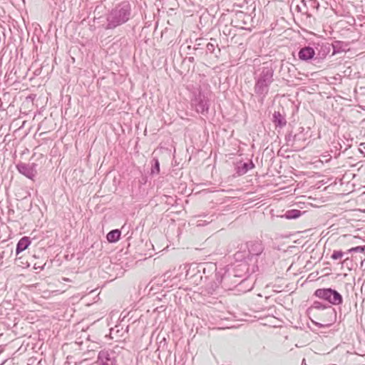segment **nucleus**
I'll return each mask as SVG.
<instances>
[{"label": "nucleus", "mask_w": 365, "mask_h": 365, "mask_svg": "<svg viewBox=\"0 0 365 365\" xmlns=\"http://www.w3.org/2000/svg\"><path fill=\"white\" fill-rule=\"evenodd\" d=\"M206 272H211L206 277L208 280L205 285L207 295L213 294L220 285L225 289H232L233 287H241L248 282L245 279H240L232 275L230 266L217 269L215 264H210L207 265Z\"/></svg>", "instance_id": "f257e3e1"}, {"label": "nucleus", "mask_w": 365, "mask_h": 365, "mask_svg": "<svg viewBox=\"0 0 365 365\" xmlns=\"http://www.w3.org/2000/svg\"><path fill=\"white\" fill-rule=\"evenodd\" d=\"M274 72L272 65L268 63H263L262 66L255 72L254 91L260 98L262 103L269 93L271 84L274 82Z\"/></svg>", "instance_id": "f03ea898"}, {"label": "nucleus", "mask_w": 365, "mask_h": 365, "mask_svg": "<svg viewBox=\"0 0 365 365\" xmlns=\"http://www.w3.org/2000/svg\"><path fill=\"white\" fill-rule=\"evenodd\" d=\"M132 15L131 5L129 1H123L115 6L106 17V29H114L128 22Z\"/></svg>", "instance_id": "7ed1b4c3"}, {"label": "nucleus", "mask_w": 365, "mask_h": 365, "mask_svg": "<svg viewBox=\"0 0 365 365\" xmlns=\"http://www.w3.org/2000/svg\"><path fill=\"white\" fill-rule=\"evenodd\" d=\"M246 248L244 251L237 252L234 257L235 260L245 259L252 264H257V258L259 257L264 252V246L260 240H251L246 243Z\"/></svg>", "instance_id": "20e7f679"}, {"label": "nucleus", "mask_w": 365, "mask_h": 365, "mask_svg": "<svg viewBox=\"0 0 365 365\" xmlns=\"http://www.w3.org/2000/svg\"><path fill=\"white\" fill-rule=\"evenodd\" d=\"M208 264H206L207 266ZM204 264H192L189 265L186 274L185 278L187 280L190 282V284L195 285H199L202 282L203 278H205L204 286L202 287L203 290H202L201 293L204 295L207 294L205 291V285L207 283L208 280L207 279V276L211 274V272H206L207 267H203Z\"/></svg>", "instance_id": "39448f33"}, {"label": "nucleus", "mask_w": 365, "mask_h": 365, "mask_svg": "<svg viewBox=\"0 0 365 365\" xmlns=\"http://www.w3.org/2000/svg\"><path fill=\"white\" fill-rule=\"evenodd\" d=\"M237 261L238 263L229 266L230 274L240 279L248 280L249 277L258 270V266L256 264H250L249 262L245 259Z\"/></svg>", "instance_id": "423d86ee"}, {"label": "nucleus", "mask_w": 365, "mask_h": 365, "mask_svg": "<svg viewBox=\"0 0 365 365\" xmlns=\"http://www.w3.org/2000/svg\"><path fill=\"white\" fill-rule=\"evenodd\" d=\"M314 295L332 305H340L343 302L341 294L331 288L317 289L314 292Z\"/></svg>", "instance_id": "0eeeda50"}, {"label": "nucleus", "mask_w": 365, "mask_h": 365, "mask_svg": "<svg viewBox=\"0 0 365 365\" xmlns=\"http://www.w3.org/2000/svg\"><path fill=\"white\" fill-rule=\"evenodd\" d=\"M192 106L195 108L197 113L205 115L208 113L210 108L209 98L207 94L201 90L193 93L191 99Z\"/></svg>", "instance_id": "6e6552de"}, {"label": "nucleus", "mask_w": 365, "mask_h": 365, "mask_svg": "<svg viewBox=\"0 0 365 365\" xmlns=\"http://www.w3.org/2000/svg\"><path fill=\"white\" fill-rule=\"evenodd\" d=\"M319 6L318 0H300V4H296V10L311 17L318 11Z\"/></svg>", "instance_id": "1a4fd4ad"}, {"label": "nucleus", "mask_w": 365, "mask_h": 365, "mask_svg": "<svg viewBox=\"0 0 365 365\" xmlns=\"http://www.w3.org/2000/svg\"><path fill=\"white\" fill-rule=\"evenodd\" d=\"M96 363L97 365H116L117 360L115 351L110 349L100 351Z\"/></svg>", "instance_id": "9d476101"}, {"label": "nucleus", "mask_w": 365, "mask_h": 365, "mask_svg": "<svg viewBox=\"0 0 365 365\" xmlns=\"http://www.w3.org/2000/svg\"><path fill=\"white\" fill-rule=\"evenodd\" d=\"M36 164L21 163L16 165L18 171L29 179L34 180L37 174Z\"/></svg>", "instance_id": "9b49d317"}, {"label": "nucleus", "mask_w": 365, "mask_h": 365, "mask_svg": "<svg viewBox=\"0 0 365 365\" xmlns=\"http://www.w3.org/2000/svg\"><path fill=\"white\" fill-rule=\"evenodd\" d=\"M315 55H316V51H315L314 48L309 46H304V47L300 48V50L298 52L299 58L303 61H308L311 59L314 60Z\"/></svg>", "instance_id": "f8f14e48"}, {"label": "nucleus", "mask_w": 365, "mask_h": 365, "mask_svg": "<svg viewBox=\"0 0 365 365\" xmlns=\"http://www.w3.org/2000/svg\"><path fill=\"white\" fill-rule=\"evenodd\" d=\"M255 168V164L252 160L248 162L242 163V161L237 163L235 165V170L238 176L246 174L249 170Z\"/></svg>", "instance_id": "ddd939ff"}, {"label": "nucleus", "mask_w": 365, "mask_h": 365, "mask_svg": "<svg viewBox=\"0 0 365 365\" xmlns=\"http://www.w3.org/2000/svg\"><path fill=\"white\" fill-rule=\"evenodd\" d=\"M311 309H315L318 310H326V313L327 315L330 316H334L336 317V312L334 308H332L330 305H328L327 304H324L322 302L315 301L314 302L313 304L312 305Z\"/></svg>", "instance_id": "4468645a"}, {"label": "nucleus", "mask_w": 365, "mask_h": 365, "mask_svg": "<svg viewBox=\"0 0 365 365\" xmlns=\"http://www.w3.org/2000/svg\"><path fill=\"white\" fill-rule=\"evenodd\" d=\"M272 120L276 128H282L287 124L285 116L281 114L279 111L274 112Z\"/></svg>", "instance_id": "2eb2a0df"}, {"label": "nucleus", "mask_w": 365, "mask_h": 365, "mask_svg": "<svg viewBox=\"0 0 365 365\" xmlns=\"http://www.w3.org/2000/svg\"><path fill=\"white\" fill-rule=\"evenodd\" d=\"M301 140L299 135H292L291 133L285 136V140L288 146H291L294 149H300L304 148L299 145V141Z\"/></svg>", "instance_id": "dca6fc26"}, {"label": "nucleus", "mask_w": 365, "mask_h": 365, "mask_svg": "<svg viewBox=\"0 0 365 365\" xmlns=\"http://www.w3.org/2000/svg\"><path fill=\"white\" fill-rule=\"evenodd\" d=\"M31 244V240L29 237L24 236L21 237L16 244V255H18L24 251Z\"/></svg>", "instance_id": "f3484780"}, {"label": "nucleus", "mask_w": 365, "mask_h": 365, "mask_svg": "<svg viewBox=\"0 0 365 365\" xmlns=\"http://www.w3.org/2000/svg\"><path fill=\"white\" fill-rule=\"evenodd\" d=\"M318 46H320V48L318 49V47H317V50L318 51L317 56L315 57L314 61L317 59H322L324 58L329 53L331 50V44L329 43H322L319 44L318 43Z\"/></svg>", "instance_id": "a211bd4d"}, {"label": "nucleus", "mask_w": 365, "mask_h": 365, "mask_svg": "<svg viewBox=\"0 0 365 365\" xmlns=\"http://www.w3.org/2000/svg\"><path fill=\"white\" fill-rule=\"evenodd\" d=\"M120 235L121 232L119 230H113L107 234L106 239L109 242L114 243L120 240Z\"/></svg>", "instance_id": "6ab92c4d"}, {"label": "nucleus", "mask_w": 365, "mask_h": 365, "mask_svg": "<svg viewBox=\"0 0 365 365\" xmlns=\"http://www.w3.org/2000/svg\"><path fill=\"white\" fill-rule=\"evenodd\" d=\"M302 213V211L299 210H289L283 215H281V217H284L287 220L297 219L301 216Z\"/></svg>", "instance_id": "aec40b11"}, {"label": "nucleus", "mask_w": 365, "mask_h": 365, "mask_svg": "<svg viewBox=\"0 0 365 365\" xmlns=\"http://www.w3.org/2000/svg\"><path fill=\"white\" fill-rule=\"evenodd\" d=\"M150 173L152 175H157L160 173V162L158 158L153 159Z\"/></svg>", "instance_id": "412c9836"}, {"label": "nucleus", "mask_w": 365, "mask_h": 365, "mask_svg": "<svg viewBox=\"0 0 365 365\" xmlns=\"http://www.w3.org/2000/svg\"><path fill=\"white\" fill-rule=\"evenodd\" d=\"M253 285H254V284H253L252 281L250 280V279L248 278L247 283H246L244 286H242L241 287H237V288L239 292L245 293L247 292L250 291L253 288Z\"/></svg>", "instance_id": "4be33fe9"}, {"label": "nucleus", "mask_w": 365, "mask_h": 365, "mask_svg": "<svg viewBox=\"0 0 365 365\" xmlns=\"http://www.w3.org/2000/svg\"><path fill=\"white\" fill-rule=\"evenodd\" d=\"M342 44L341 41H335L334 43L331 44V46L333 48L332 55H334L336 53H338L341 51V45Z\"/></svg>", "instance_id": "5701e85b"}, {"label": "nucleus", "mask_w": 365, "mask_h": 365, "mask_svg": "<svg viewBox=\"0 0 365 365\" xmlns=\"http://www.w3.org/2000/svg\"><path fill=\"white\" fill-rule=\"evenodd\" d=\"M344 252L341 250H334L331 255V258L334 260L341 259L344 256Z\"/></svg>", "instance_id": "b1692460"}, {"label": "nucleus", "mask_w": 365, "mask_h": 365, "mask_svg": "<svg viewBox=\"0 0 365 365\" xmlns=\"http://www.w3.org/2000/svg\"><path fill=\"white\" fill-rule=\"evenodd\" d=\"M203 39L202 38H197L195 41V43L194 45L193 49L195 51H201L202 49V43Z\"/></svg>", "instance_id": "393cba45"}, {"label": "nucleus", "mask_w": 365, "mask_h": 365, "mask_svg": "<svg viewBox=\"0 0 365 365\" xmlns=\"http://www.w3.org/2000/svg\"><path fill=\"white\" fill-rule=\"evenodd\" d=\"M349 253L351 252H365V245L356 246L348 250Z\"/></svg>", "instance_id": "a878e982"}, {"label": "nucleus", "mask_w": 365, "mask_h": 365, "mask_svg": "<svg viewBox=\"0 0 365 365\" xmlns=\"http://www.w3.org/2000/svg\"><path fill=\"white\" fill-rule=\"evenodd\" d=\"M207 53H213L215 50V46L213 43H208L206 45Z\"/></svg>", "instance_id": "bb28decb"}, {"label": "nucleus", "mask_w": 365, "mask_h": 365, "mask_svg": "<svg viewBox=\"0 0 365 365\" xmlns=\"http://www.w3.org/2000/svg\"><path fill=\"white\" fill-rule=\"evenodd\" d=\"M212 220H210V221L207 220H203L202 219H200L197 221V226H204L209 222H212Z\"/></svg>", "instance_id": "cd10ccee"}, {"label": "nucleus", "mask_w": 365, "mask_h": 365, "mask_svg": "<svg viewBox=\"0 0 365 365\" xmlns=\"http://www.w3.org/2000/svg\"><path fill=\"white\" fill-rule=\"evenodd\" d=\"M313 323L317 326L319 328H322V327H329L331 324V322L330 323H327V324H321V323H319V322H313Z\"/></svg>", "instance_id": "c85d7f7f"}, {"label": "nucleus", "mask_w": 365, "mask_h": 365, "mask_svg": "<svg viewBox=\"0 0 365 365\" xmlns=\"http://www.w3.org/2000/svg\"><path fill=\"white\" fill-rule=\"evenodd\" d=\"M187 59L191 63L194 62V61H195V58L192 56L188 57Z\"/></svg>", "instance_id": "c756f323"}, {"label": "nucleus", "mask_w": 365, "mask_h": 365, "mask_svg": "<svg viewBox=\"0 0 365 365\" xmlns=\"http://www.w3.org/2000/svg\"><path fill=\"white\" fill-rule=\"evenodd\" d=\"M63 281H66V282H70V279L68 278H63Z\"/></svg>", "instance_id": "7c9ffc66"}, {"label": "nucleus", "mask_w": 365, "mask_h": 365, "mask_svg": "<svg viewBox=\"0 0 365 365\" xmlns=\"http://www.w3.org/2000/svg\"><path fill=\"white\" fill-rule=\"evenodd\" d=\"M296 1V0H294V1H292V5H293V4H294V1Z\"/></svg>", "instance_id": "2f4dec72"}, {"label": "nucleus", "mask_w": 365, "mask_h": 365, "mask_svg": "<svg viewBox=\"0 0 365 365\" xmlns=\"http://www.w3.org/2000/svg\"><path fill=\"white\" fill-rule=\"evenodd\" d=\"M187 48H188V49H190V48H191V46H187Z\"/></svg>", "instance_id": "473e14b6"}]
</instances>
